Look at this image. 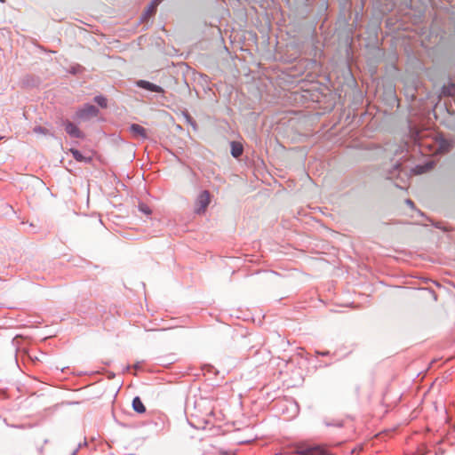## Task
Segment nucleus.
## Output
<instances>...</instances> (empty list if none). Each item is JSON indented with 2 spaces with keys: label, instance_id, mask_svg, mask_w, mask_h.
I'll return each instance as SVG.
<instances>
[{
  "label": "nucleus",
  "instance_id": "4468645a",
  "mask_svg": "<svg viewBox=\"0 0 455 455\" xmlns=\"http://www.w3.org/2000/svg\"><path fill=\"white\" fill-rule=\"evenodd\" d=\"M93 101L102 108H106L108 107V100L103 95H97L93 98Z\"/></svg>",
  "mask_w": 455,
  "mask_h": 455
},
{
  "label": "nucleus",
  "instance_id": "b1692460",
  "mask_svg": "<svg viewBox=\"0 0 455 455\" xmlns=\"http://www.w3.org/2000/svg\"><path fill=\"white\" fill-rule=\"evenodd\" d=\"M208 371H209L210 372H212V371H215V369H214V367H213V366H212V365H208Z\"/></svg>",
  "mask_w": 455,
  "mask_h": 455
},
{
  "label": "nucleus",
  "instance_id": "9d476101",
  "mask_svg": "<svg viewBox=\"0 0 455 455\" xmlns=\"http://www.w3.org/2000/svg\"><path fill=\"white\" fill-rule=\"evenodd\" d=\"M132 405V409L140 414L144 413L146 411V407L142 403L141 399L140 398V396H135L133 398Z\"/></svg>",
  "mask_w": 455,
  "mask_h": 455
},
{
  "label": "nucleus",
  "instance_id": "f03ea898",
  "mask_svg": "<svg viewBox=\"0 0 455 455\" xmlns=\"http://www.w3.org/2000/svg\"><path fill=\"white\" fill-rule=\"evenodd\" d=\"M99 113L100 111L97 107L86 103L76 112L75 117L80 121H88L97 116Z\"/></svg>",
  "mask_w": 455,
  "mask_h": 455
},
{
  "label": "nucleus",
  "instance_id": "c85d7f7f",
  "mask_svg": "<svg viewBox=\"0 0 455 455\" xmlns=\"http://www.w3.org/2000/svg\"><path fill=\"white\" fill-rule=\"evenodd\" d=\"M0 2H1V3H4V2H5V0H0Z\"/></svg>",
  "mask_w": 455,
  "mask_h": 455
},
{
  "label": "nucleus",
  "instance_id": "dca6fc26",
  "mask_svg": "<svg viewBox=\"0 0 455 455\" xmlns=\"http://www.w3.org/2000/svg\"><path fill=\"white\" fill-rule=\"evenodd\" d=\"M400 170H401V164L395 163L393 165V170L391 172H389V173H388L387 178V179H393L395 175L399 174Z\"/></svg>",
  "mask_w": 455,
  "mask_h": 455
},
{
  "label": "nucleus",
  "instance_id": "5701e85b",
  "mask_svg": "<svg viewBox=\"0 0 455 455\" xmlns=\"http://www.w3.org/2000/svg\"><path fill=\"white\" fill-rule=\"evenodd\" d=\"M319 354H320L321 355H323V356H326V355H328L330 354V352H329V351H324V352H321V353H319Z\"/></svg>",
  "mask_w": 455,
  "mask_h": 455
},
{
  "label": "nucleus",
  "instance_id": "393cba45",
  "mask_svg": "<svg viewBox=\"0 0 455 455\" xmlns=\"http://www.w3.org/2000/svg\"><path fill=\"white\" fill-rule=\"evenodd\" d=\"M80 447H81V444L78 445V448L76 451H74L72 455H76Z\"/></svg>",
  "mask_w": 455,
  "mask_h": 455
},
{
  "label": "nucleus",
  "instance_id": "412c9836",
  "mask_svg": "<svg viewBox=\"0 0 455 455\" xmlns=\"http://www.w3.org/2000/svg\"><path fill=\"white\" fill-rule=\"evenodd\" d=\"M405 204H406L407 205H409L410 207H411V208H413V207H414V203H413V201H412V200H411V199H406V200H405Z\"/></svg>",
  "mask_w": 455,
  "mask_h": 455
},
{
  "label": "nucleus",
  "instance_id": "f257e3e1",
  "mask_svg": "<svg viewBox=\"0 0 455 455\" xmlns=\"http://www.w3.org/2000/svg\"><path fill=\"white\" fill-rule=\"evenodd\" d=\"M295 451L299 455H331L330 452L320 445H311L299 443L295 446Z\"/></svg>",
  "mask_w": 455,
  "mask_h": 455
},
{
  "label": "nucleus",
  "instance_id": "6ab92c4d",
  "mask_svg": "<svg viewBox=\"0 0 455 455\" xmlns=\"http://www.w3.org/2000/svg\"><path fill=\"white\" fill-rule=\"evenodd\" d=\"M139 210H140V212H143L146 215L151 214V209L146 204H140Z\"/></svg>",
  "mask_w": 455,
  "mask_h": 455
},
{
  "label": "nucleus",
  "instance_id": "4be33fe9",
  "mask_svg": "<svg viewBox=\"0 0 455 455\" xmlns=\"http://www.w3.org/2000/svg\"><path fill=\"white\" fill-rule=\"evenodd\" d=\"M135 370H140L141 369V365H140V362H137L135 364H133L132 366Z\"/></svg>",
  "mask_w": 455,
  "mask_h": 455
},
{
  "label": "nucleus",
  "instance_id": "aec40b11",
  "mask_svg": "<svg viewBox=\"0 0 455 455\" xmlns=\"http://www.w3.org/2000/svg\"><path fill=\"white\" fill-rule=\"evenodd\" d=\"M432 168H433V164L432 163L427 164L426 169L423 166H421V165H417L416 166V169L418 170V173H422L425 171L430 170Z\"/></svg>",
  "mask_w": 455,
  "mask_h": 455
},
{
  "label": "nucleus",
  "instance_id": "c756f323",
  "mask_svg": "<svg viewBox=\"0 0 455 455\" xmlns=\"http://www.w3.org/2000/svg\"><path fill=\"white\" fill-rule=\"evenodd\" d=\"M2 139V137L0 136V140Z\"/></svg>",
  "mask_w": 455,
  "mask_h": 455
},
{
  "label": "nucleus",
  "instance_id": "a878e982",
  "mask_svg": "<svg viewBox=\"0 0 455 455\" xmlns=\"http://www.w3.org/2000/svg\"><path fill=\"white\" fill-rule=\"evenodd\" d=\"M131 368H132V366L127 365V366L125 367L124 371H128Z\"/></svg>",
  "mask_w": 455,
  "mask_h": 455
},
{
  "label": "nucleus",
  "instance_id": "7ed1b4c3",
  "mask_svg": "<svg viewBox=\"0 0 455 455\" xmlns=\"http://www.w3.org/2000/svg\"><path fill=\"white\" fill-rule=\"evenodd\" d=\"M211 196L207 190L202 191L196 201V208L195 212L197 214H202L205 212L206 208L210 204Z\"/></svg>",
  "mask_w": 455,
  "mask_h": 455
},
{
  "label": "nucleus",
  "instance_id": "9b49d317",
  "mask_svg": "<svg viewBox=\"0 0 455 455\" xmlns=\"http://www.w3.org/2000/svg\"><path fill=\"white\" fill-rule=\"evenodd\" d=\"M443 96L455 97V83H449L442 87Z\"/></svg>",
  "mask_w": 455,
  "mask_h": 455
},
{
  "label": "nucleus",
  "instance_id": "f8f14e48",
  "mask_svg": "<svg viewBox=\"0 0 455 455\" xmlns=\"http://www.w3.org/2000/svg\"><path fill=\"white\" fill-rule=\"evenodd\" d=\"M70 152L73 157L78 162L90 163L91 157H85L78 149L71 148Z\"/></svg>",
  "mask_w": 455,
  "mask_h": 455
},
{
  "label": "nucleus",
  "instance_id": "20e7f679",
  "mask_svg": "<svg viewBox=\"0 0 455 455\" xmlns=\"http://www.w3.org/2000/svg\"><path fill=\"white\" fill-rule=\"evenodd\" d=\"M62 125L65 128L66 132L71 137L75 139H84V134L80 129L69 120H64Z\"/></svg>",
  "mask_w": 455,
  "mask_h": 455
},
{
  "label": "nucleus",
  "instance_id": "bb28decb",
  "mask_svg": "<svg viewBox=\"0 0 455 455\" xmlns=\"http://www.w3.org/2000/svg\"><path fill=\"white\" fill-rule=\"evenodd\" d=\"M108 378H109V379H113V378H115V373H111V374L109 375V377H108Z\"/></svg>",
  "mask_w": 455,
  "mask_h": 455
},
{
  "label": "nucleus",
  "instance_id": "f3484780",
  "mask_svg": "<svg viewBox=\"0 0 455 455\" xmlns=\"http://www.w3.org/2000/svg\"><path fill=\"white\" fill-rule=\"evenodd\" d=\"M324 425L326 427H342L343 422L340 420H324Z\"/></svg>",
  "mask_w": 455,
  "mask_h": 455
},
{
  "label": "nucleus",
  "instance_id": "2eb2a0df",
  "mask_svg": "<svg viewBox=\"0 0 455 455\" xmlns=\"http://www.w3.org/2000/svg\"><path fill=\"white\" fill-rule=\"evenodd\" d=\"M184 117L186 122L192 126L193 130L197 131L198 126L196 120L188 112L184 113Z\"/></svg>",
  "mask_w": 455,
  "mask_h": 455
},
{
  "label": "nucleus",
  "instance_id": "ddd939ff",
  "mask_svg": "<svg viewBox=\"0 0 455 455\" xmlns=\"http://www.w3.org/2000/svg\"><path fill=\"white\" fill-rule=\"evenodd\" d=\"M160 3V0H153L149 6L148 7L147 11L145 12V16H153L156 12V8H157V5L159 4Z\"/></svg>",
  "mask_w": 455,
  "mask_h": 455
},
{
  "label": "nucleus",
  "instance_id": "a211bd4d",
  "mask_svg": "<svg viewBox=\"0 0 455 455\" xmlns=\"http://www.w3.org/2000/svg\"><path fill=\"white\" fill-rule=\"evenodd\" d=\"M33 132L35 133H39V134H44V135L49 134V130L46 129L45 127L41 126V125L35 126L34 129H33Z\"/></svg>",
  "mask_w": 455,
  "mask_h": 455
},
{
  "label": "nucleus",
  "instance_id": "0eeeda50",
  "mask_svg": "<svg viewBox=\"0 0 455 455\" xmlns=\"http://www.w3.org/2000/svg\"><path fill=\"white\" fill-rule=\"evenodd\" d=\"M129 131L134 138H141L143 140L148 139L147 130L138 124H132L129 126Z\"/></svg>",
  "mask_w": 455,
  "mask_h": 455
},
{
  "label": "nucleus",
  "instance_id": "39448f33",
  "mask_svg": "<svg viewBox=\"0 0 455 455\" xmlns=\"http://www.w3.org/2000/svg\"><path fill=\"white\" fill-rule=\"evenodd\" d=\"M135 84L137 87L149 91L151 92L161 93V94L164 93V90L163 87H161L160 85H157L156 84H153L149 81H147V80H142V79L138 80V81H136Z\"/></svg>",
  "mask_w": 455,
  "mask_h": 455
},
{
  "label": "nucleus",
  "instance_id": "cd10ccee",
  "mask_svg": "<svg viewBox=\"0 0 455 455\" xmlns=\"http://www.w3.org/2000/svg\"><path fill=\"white\" fill-rule=\"evenodd\" d=\"M77 72L76 68L73 69V73L76 74Z\"/></svg>",
  "mask_w": 455,
  "mask_h": 455
},
{
  "label": "nucleus",
  "instance_id": "6e6552de",
  "mask_svg": "<svg viewBox=\"0 0 455 455\" xmlns=\"http://www.w3.org/2000/svg\"><path fill=\"white\" fill-rule=\"evenodd\" d=\"M379 3V6L378 7L380 9V12L382 13H387L392 12L397 4V2H395L393 0H376V4Z\"/></svg>",
  "mask_w": 455,
  "mask_h": 455
},
{
  "label": "nucleus",
  "instance_id": "1a4fd4ad",
  "mask_svg": "<svg viewBox=\"0 0 455 455\" xmlns=\"http://www.w3.org/2000/svg\"><path fill=\"white\" fill-rule=\"evenodd\" d=\"M230 148H231L230 153L234 158L238 159L243 156V146L242 143L233 140L230 142Z\"/></svg>",
  "mask_w": 455,
  "mask_h": 455
},
{
  "label": "nucleus",
  "instance_id": "423d86ee",
  "mask_svg": "<svg viewBox=\"0 0 455 455\" xmlns=\"http://www.w3.org/2000/svg\"><path fill=\"white\" fill-rule=\"evenodd\" d=\"M436 143L438 152L441 154H446L453 148V142L442 135L437 137Z\"/></svg>",
  "mask_w": 455,
  "mask_h": 455
}]
</instances>
